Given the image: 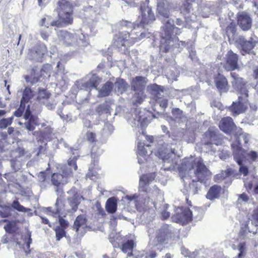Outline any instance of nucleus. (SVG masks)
<instances>
[{
  "instance_id": "obj_13",
  "label": "nucleus",
  "mask_w": 258,
  "mask_h": 258,
  "mask_svg": "<svg viewBox=\"0 0 258 258\" xmlns=\"http://www.w3.org/2000/svg\"><path fill=\"white\" fill-rule=\"evenodd\" d=\"M171 231L169 228V225L164 224L162 225L156 233L154 239L155 246L163 245L168 242L169 237H171Z\"/></svg>"
},
{
  "instance_id": "obj_18",
  "label": "nucleus",
  "mask_w": 258,
  "mask_h": 258,
  "mask_svg": "<svg viewBox=\"0 0 258 258\" xmlns=\"http://www.w3.org/2000/svg\"><path fill=\"white\" fill-rule=\"evenodd\" d=\"M59 39L67 46L72 45L76 41V37L74 34L71 33L66 30L60 31L58 35Z\"/></svg>"
},
{
  "instance_id": "obj_32",
  "label": "nucleus",
  "mask_w": 258,
  "mask_h": 258,
  "mask_svg": "<svg viewBox=\"0 0 258 258\" xmlns=\"http://www.w3.org/2000/svg\"><path fill=\"white\" fill-rule=\"evenodd\" d=\"M115 86L118 93L122 94L125 92L128 87V84L123 79H118L115 82Z\"/></svg>"
},
{
  "instance_id": "obj_41",
  "label": "nucleus",
  "mask_w": 258,
  "mask_h": 258,
  "mask_svg": "<svg viewBox=\"0 0 258 258\" xmlns=\"http://www.w3.org/2000/svg\"><path fill=\"white\" fill-rule=\"evenodd\" d=\"M13 117H10L7 118H3L0 120V128H6L7 126L11 125L13 122Z\"/></svg>"
},
{
  "instance_id": "obj_52",
  "label": "nucleus",
  "mask_w": 258,
  "mask_h": 258,
  "mask_svg": "<svg viewBox=\"0 0 258 258\" xmlns=\"http://www.w3.org/2000/svg\"><path fill=\"white\" fill-rule=\"evenodd\" d=\"M138 149L139 150V154L144 155H146V154H147V151H145L144 146L143 145V144L142 143L140 142L138 143Z\"/></svg>"
},
{
  "instance_id": "obj_21",
  "label": "nucleus",
  "mask_w": 258,
  "mask_h": 258,
  "mask_svg": "<svg viewBox=\"0 0 258 258\" xmlns=\"http://www.w3.org/2000/svg\"><path fill=\"white\" fill-rule=\"evenodd\" d=\"M196 0H182V3L180 7V13L184 16L185 21H188L187 15H189L192 10V4L195 3Z\"/></svg>"
},
{
  "instance_id": "obj_19",
  "label": "nucleus",
  "mask_w": 258,
  "mask_h": 258,
  "mask_svg": "<svg viewBox=\"0 0 258 258\" xmlns=\"http://www.w3.org/2000/svg\"><path fill=\"white\" fill-rule=\"evenodd\" d=\"M147 82L146 78L142 76H137L131 82L132 89L134 91H144Z\"/></svg>"
},
{
  "instance_id": "obj_23",
  "label": "nucleus",
  "mask_w": 258,
  "mask_h": 258,
  "mask_svg": "<svg viewBox=\"0 0 258 258\" xmlns=\"http://www.w3.org/2000/svg\"><path fill=\"white\" fill-rule=\"evenodd\" d=\"M101 81V78L96 74H93L89 80L84 84L83 86L87 90H91L93 88L97 89Z\"/></svg>"
},
{
  "instance_id": "obj_10",
  "label": "nucleus",
  "mask_w": 258,
  "mask_h": 258,
  "mask_svg": "<svg viewBox=\"0 0 258 258\" xmlns=\"http://www.w3.org/2000/svg\"><path fill=\"white\" fill-rule=\"evenodd\" d=\"M52 69V66L50 64H45L40 70V75L35 76L36 69L33 68L31 70L30 75H26L24 78L27 83H30L31 84H36L40 80L42 76L46 75L50 76Z\"/></svg>"
},
{
  "instance_id": "obj_54",
  "label": "nucleus",
  "mask_w": 258,
  "mask_h": 258,
  "mask_svg": "<svg viewBox=\"0 0 258 258\" xmlns=\"http://www.w3.org/2000/svg\"><path fill=\"white\" fill-rule=\"evenodd\" d=\"M40 35L44 40H47L49 36V32L44 30H42L40 31Z\"/></svg>"
},
{
  "instance_id": "obj_11",
  "label": "nucleus",
  "mask_w": 258,
  "mask_h": 258,
  "mask_svg": "<svg viewBox=\"0 0 258 258\" xmlns=\"http://www.w3.org/2000/svg\"><path fill=\"white\" fill-rule=\"evenodd\" d=\"M230 76L233 79L232 85L233 88L236 90L240 95L244 96L245 98L248 97V91L246 88V82L235 72H231Z\"/></svg>"
},
{
  "instance_id": "obj_12",
  "label": "nucleus",
  "mask_w": 258,
  "mask_h": 258,
  "mask_svg": "<svg viewBox=\"0 0 258 258\" xmlns=\"http://www.w3.org/2000/svg\"><path fill=\"white\" fill-rule=\"evenodd\" d=\"M213 80L215 86L220 94L229 91L230 86L227 78L223 74L218 73L214 74Z\"/></svg>"
},
{
  "instance_id": "obj_20",
  "label": "nucleus",
  "mask_w": 258,
  "mask_h": 258,
  "mask_svg": "<svg viewBox=\"0 0 258 258\" xmlns=\"http://www.w3.org/2000/svg\"><path fill=\"white\" fill-rule=\"evenodd\" d=\"M45 52L44 48L38 46L29 49L28 55L31 60H36L37 61L42 62Z\"/></svg>"
},
{
  "instance_id": "obj_3",
  "label": "nucleus",
  "mask_w": 258,
  "mask_h": 258,
  "mask_svg": "<svg viewBox=\"0 0 258 258\" xmlns=\"http://www.w3.org/2000/svg\"><path fill=\"white\" fill-rule=\"evenodd\" d=\"M74 4L71 0H59L57 2L56 11L59 18L68 24H73Z\"/></svg>"
},
{
  "instance_id": "obj_5",
  "label": "nucleus",
  "mask_w": 258,
  "mask_h": 258,
  "mask_svg": "<svg viewBox=\"0 0 258 258\" xmlns=\"http://www.w3.org/2000/svg\"><path fill=\"white\" fill-rule=\"evenodd\" d=\"M233 151V156L236 163L240 166L239 171L244 176L248 174V169L247 166L243 165V161L244 159V154L246 151L244 150L239 142L236 144H232L231 145Z\"/></svg>"
},
{
  "instance_id": "obj_30",
  "label": "nucleus",
  "mask_w": 258,
  "mask_h": 258,
  "mask_svg": "<svg viewBox=\"0 0 258 258\" xmlns=\"http://www.w3.org/2000/svg\"><path fill=\"white\" fill-rule=\"evenodd\" d=\"M33 96V91L30 87H26L23 92L22 97L20 102L25 105L26 103H27L30 101Z\"/></svg>"
},
{
  "instance_id": "obj_50",
  "label": "nucleus",
  "mask_w": 258,
  "mask_h": 258,
  "mask_svg": "<svg viewBox=\"0 0 258 258\" xmlns=\"http://www.w3.org/2000/svg\"><path fill=\"white\" fill-rule=\"evenodd\" d=\"M151 180H152L147 174L142 175L140 179V182H143L145 185L149 184Z\"/></svg>"
},
{
  "instance_id": "obj_42",
  "label": "nucleus",
  "mask_w": 258,
  "mask_h": 258,
  "mask_svg": "<svg viewBox=\"0 0 258 258\" xmlns=\"http://www.w3.org/2000/svg\"><path fill=\"white\" fill-rule=\"evenodd\" d=\"M143 94L144 91L142 92H139L138 93H136L134 95L133 97L135 98V101L134 102V105H138L141 104L143 100Z\"/></svg>"
},
{
  "instance_id": "obj_49",
  "label": "nucleus",
  "mask_w": 258,
  "mask_h": 258,
  "mask_svg": "<svg viewBox=\"0 0 258 258\" xmlns=\"http://www.w3.org/2000/svg\"><path fill=\"white\" fill-rule=\"evenodd\" d=\"M46 170L41 171L38 175V178L41 182H44L47 178Z\"/></svg>"
},
{
  "instance_id": "obj_45",
  "label": "nucleus",
  "mask_w": 258,
  "mask_h": 258,
  "mask_svg": "<svg viewBox=\"0 0 258 258\" xmlns=\"http://www.w3.org/2000/svg\"><path fill=\"white\" fill-rule=\"evenodd\" d=\"M86 138L87 140L91 143H94L97 141L96 134L90 131L86 133Z\"/></svg>"
},
{
  "instance_id": "obj_59",
  "label": "nucleus",
  "mask_w": 258,
  "mask_h": 258,
  "mask_svg": "<svg viewBox=\"0 0 258 258\" xmlns=\"http://www.w3.org/2000/svg\"><path fill=\"white\" fill-rule=\"evenodd\" d=\"M252 216L253 219L258 222V207L254 210Z\"/></svg>"
},
{
  "instance_id": "obj_24",
  "label": "nucleus",
  "mask_w": 258,
  "mask_h": 258,
  "mask_svg": "<svg viewBox=\"0 0 258 258\" xmlns=\"http://www.w3.org/2000/svg\"><path fill=\"white\" fill-rule=\"evenodd\" d=\"M117 199L115 197L108 198L105 204V209L108 213L114 214L117 209Z\"/></svg>"
},
{
  "instance_id": "obj_39",
  "label": "nucleus",
  "mask_w": 258,
  "mask_h": 258,
  "mask_svg": "<svg viewBox=\"0 0 258 258\" xmlns=\"http://www.w3.org/2000/svg\"><path fill=\"white\" fill-rule=\"evenodd\" d=\"M55 232L56 239L59 241L62 237L66 235V232L63 228H60L59 226H56L54 229Z\"/></svg>"
},
{
  "instance_id": "obj_55",
  "label": "nucleus",
  "mask_w": 258,
  "mask_h": 258,
  "mask_svg": "<svg viewBox=\"0 0 258 258\" xmlns=\"http://www.w3.org/2000/svg\"><path fill=\"white\" fill-rule=\"evenodd\" d=\"M244 186L245 187L247 191L249 192L253 188V183L251 181H246L244 183Z\"/></svg>"
},
{
  "instance_id": "obj_62",
  "label": "nucleus",
  "mask_w": 258,
  "mask_h": 258,
  "mask_svg": "<svg viewBox=\"0 0 258 258\" xmlns=\"http://www.w3.org/2000/svg\"><path fill=\"white\" fill-rule=\"evenodd\" d=\"M97 212V215L98 216H100L101 217H104L106 215V213L103 208L98 210Z\"/></svg>"
},
{
  "instance_id": "obj_31",
  "label": "nucleus",
  "mask_w": 258,
  "mask_h": 258,
  "mask_svg": "<svg viewBox=\"0 0 258 258\" xmlns=\"http://www.w3.org/2000/svg\"><path fill=\"white\" fill-rule=\"evenodd\" d=\"M236 24L233 20H231L225 28V33L229 39L233 38L236 34L237 28Z\"/></svg>"
},
{
  "instance_id": "obj_36",
  "label": "nucleus",
  "mask_w": 258,
  "mask_h": 258,
  "mask_svg": "<svg viewBox=\"0 0 258 258\" xmlns=\"http://www.w3.org/2000/svg\"><path fill=\"white\" fill-rule=\"evenodd\" d=\"M69 204L72 208V210L76 212L78 209V206L80 204V198L78 196H74L72 198L69 199Z\"/></svg>"
},
{
  "instance_id": "obj_27",
  "label": "nucleus",
  "mask_w": 258,
  "mask_h": 258,
  "mask_svg": "<svg viewBox=\"0 0 258 258\" xmlns=\"http://www.w3.org/2000/svg\"><path fill=\"white\" fill-rule=\"evenodd\" d=\"M135 246L134 241L133 239H129L122 244L120 248L123 252L127 253V256H131L133 255V250Z\"/></svg>"
},
{
  "instance_id": "obj_34",
  "label": "nucleus",
  "mask_w": 258,
  "mask_h": 258,
  "mask_svg": "<svg viewBox=\"0 0 258 258\" xmlns=\"http://www.w3.org/2000/svg\"><path fill=\"white\" fill-rule=\"evenodd\" d=\"M232 174L231 169H227L226 170L222 171L220 173L215 175L214 179L216 182H221L226 177H229Z\"/></svg>"
},
{
  "instance_id": "obj_33",
  "label": "nucleus",
  "mask_w": 258,
  "mask_h": 258,
  "mask_svg": "<svg viewBox=\"0 0 258 258\" xmlns=\"http://www.w3.org/2000/svg\"><path fill=\"white\" fill-rule=\"evenodd\" d=\"M171 41V37H167V38L163 37L160 41L159 46L160 50L164 53H167L170 49V43Z\"/></svg>"
},
{
  "instance_id": "obj_15",
  "label": "nucleus",
  "mask_w": 258,
  "mask_h": 258,
  "mask_svg": "<svg viewBox=\"0 0 258 258\" xmlns=\"http://www.w3.org/2000/svg\"><path fill=\"white\" fill-rule=\"evenodd\" d=\"M173 220L177 223L184 225L192 220V214L189 208H181V212L176 213L173 216Z\"/></svg>"
},
{
  "instance_id": "obj_9",
  "label": "nucleus",
  "mask_w": 258,
  "mask_h": 258,
  "mask_svg": "<svg viewBox=\"0 0 258 258\" xmlns=\"http://www.w3.org/2000/svg\"><path fill=\"white\" fill-rule=\"evenodd\" d=\"M248 97L245 98L244 96L240 95L236 101L233 102L228 107V110L233 116L245 112L248 108Z\"/></svg>"
},
{
  "instance_id": "obj_63",
  "label": "nucleus",
  "mask_w": 258,
  "mask_h": 258,
  "mask_svg": "<svg viewBox=\"0 0 258 258\" xmlns=\"http://www.w3.org/2000/svg\"><path fill=\"white\" fill-rule=\"evenodd\" d=\"M10 216L9 211H0V216L2 218H7Z\"/></svg>"
},
{
  "instance_id": "obj_14",
  "label": "nucleus",
  "mask_w": 258,
  "mask_h": 258,
  "mask_svg": "<svg viewBox=\"0 0 258 258\" xmlns=\"http://www.w3.org/2000/svg\"><path fill=\"white\" fill-rule=\"evenodd\" d=\"M51 182L52 184L56 187L55 190L57 195L60 196H64V192L62 187L68 183L67 177L59 173H54L51 175Z\"/></svg>"
},
{
  "instance_id": "obj_57",
  "label": "nucleus",
  "mask_w": 258,
  "mask_h": 258,
  "mask_svg": "<svg viewBox=\"0 0 258 258\" xmlns=\"http://www.w3.org/2000/svg\"><path fill=\"white\" fill-rule=\"evenodd\" d=\"M159 105L163 108H166L168 106V100L166 99H163L159 101Z\"/></svg>"
},
{
  "instance_id": "obj_61",
  "label": "nucleus",
  "mask_w": 258,
  "mask_h": 258,
  "mask_svg": "<svg viewBox=\"0 0 258 258\" xmlns=\"http://www.w3.org/2000/svg\"><path fill=\"white\" fill-rule=\"evenodd\" d=\"M239 198L243 202H247L249 200L248 196L245 193H242L239 195Z\"/></svg>"
},
{
  "instance_id": "obj_56",
  "label": "nucleus",
  "mask_w": 258,
  "mask_h": 258,
  "mask_svg": "<svg viewBox=\"0 0 258 258\" xmlns=\"http://www.w3.org/2000/svg\"><path fill=\"white\" fill-rule=\"evenodd\" d=\"M172 113L174 115L180 116L182 114V111L180 109H179L178 108H173V109L172 110Z\"/></svg>"
},
{
  "instance_id": "obj_64",
  "label": "nucleus",
  "mask_w": 258,
  "mask_h": 258,
  "mask_svg": "<svg viewBox=\"0 0 258 258\" xmlns=\"http://www.w3.org/2000/svg\"><path fill=\"white\" fill-rule=\"evenodd\" d=\"M46 151V149L44 148L42 145H40L38 147V151L37 153V155L39 156V155L44 153Z\"/></svg>"
},
{
  "instance_id": "obj_43",
  "label": "nucleus",
  "mask_w": 258,
  "mask_h": 258,
  "mask_svg": "<svg viewBox=\"0 0 258 258\" xmlns=\"http://www.w3.org/2000/svg\"><path fill=\"white\" fill-rule=\"evenodd\" d=\"M72 24H68L64 22L62 20L58 18V20H54L50 23V26H55L56 27H62L63 26L71 25Z\"/></svg>"
},
{
  "instance_id": "obj_4",
  "label": "nucleus",
  "mask_w": 258,
  "mask_h": 258,
  "mask_svg": "<svg viewBox=\"0 0 258 258\" xmlns=\"http://www.w3.org/2000/svg\"><path fill=\"white\" fill-rule=\"evenodd\" d=\"M132 33L131 34V35ZM145 33L142 32L139 36L131 37V34L127 32H119L114 38V43L118 48L130 47L145 37Z\"/></svg>"
},
{
  "instance_id": "obj_40",
  "label": "nucleus",
  "mask_w": 258,
  "mask_h": 258,
  "mask_svg": "<svg viewBox=\"0 0 258 258\" xmlns=\"http://www.w3.org/2000/svg\"><path fill=\"white\" fill-rule=\"evenodd\" d=\"M55 211L54 212L55 215L59 214L62 211L64 205L63 201L60 198H57L55 202Z\"/></svg>"
},
{
  "instance_id": "obj_46",
  "label": "nucleus",
  "mask_w": 258,
  "mask_h": 258,
  "mask_svg": "<svg viewBox=\"0 0 258 258\" xmlns=\"http://www.w3.org/2000/svg\"><path fill=\"white\" fill-rule=\"evenodd\" d=\"M26 108V105L20 102L19 107L14 112V115L17 117H20L22 116L23 115L25 109Z\"/></svg>"
},
{
  "instance_id": "obj_1",
  "label": "nucleus",
  "mask_w": 258,
  "mask_h": 258,
  "mask_svg": "<svg viewBox=\"0 0 258 258\" xmlns=\"http://www.w3.org/2000/svg\"><path fill=\"white\" fill-rule=\"evenodd\" d=\"M195 168L196 169L194 170V175L196 179L193 180V181L206 183L211 177L212 173L205 165L203 159L201 157L196 158L192 156L183 159L178 168L179 175L184 179L189 171Z\"/></svg>"
},
{
  "instance_id": "obj_47",
  "label": "nucleus",
  "mask_w": 258,
  "mask_h": 258,
  "mask_svg": "<svg viewBox=\"0 0 258 258\" xmlns=\"http://www.w3.org/2000/svg\"><path fill=\"white\" fill-rule=\"evenodd\" d=\"M247 156L251 162H254L258 158V154L255 151H251L247 154Z\"/></svg>"
},
{
  "instance_id": "obj_22",
  "label": "nucleus",
  "mask_w": 258,
  "mask_h": 258,
  "mask_svg": "<svg viewBox=\"0 0 258 258\" xmlns=\"http://www.w3.org/2000/svg\"><path fill=\"white\" fill-rule=\"evenodd\" d=\"M222 187L221 186L215 184L211 186L206 194V198L210 200H214L218 199L220 197L222 192Z\"/></svg>"
},
{
  "instance_id": "obj_28",
  "label": "nucleus",
  "mask_w": 258,
  "mask_h": 258,
  "mask_svg": "<svg viewBox=\"0 0 258 258\" xmlns=\"http://www.w3.org/2000/svg\"><path fill=\"white\" fill-rule=\"evenodd\" d=\"M113 87V84L110 81L106 82L102 88L99 90V96L101 97L109 96L111 93Z\"/></svg>"
},
{
  "instance_id": "obj_58",
  "label": "nucleus",
  "mask_w": 258,
  "mask_h": 258,
  "mask_svg": "<svg viewBox=\"0 0 258 258\" xmlns=\"http://www.w3.org/2000/svg\"><path fill=\"white\" fill-rule=\"evenodd\" d=\"M181 254L184 256H189L190 252L188 249L183 247L181 248Z\"/></svg>"
},
{
  "instance_id": "obj_38",
  "label": "nucleus",
  "mask_w": 258,
  "mask_h": 258,
  "mask_svg": "<svg viewBox=\"0 0 258 258\" xmlns=\"http://www.w3.org/2000/svg\"><path fill=\"white\" fill-rule=\"evenodd\" d=\"M12 206L14 209L19 212H27L30 211V209L26 208L23 206L21 205L17 200L13 202Z\"/></svg>"
},
{
  "instance_id": "obj_48",
  "label": "nucleus",
  "mask_w": 258,
  "mask_h": 258,
  "mask_svg": "<svg viewBox=\"0 0 258 258\" xmlns=\"http://www.w3.org/2000/svg\"><path fill=\"white\" fill-rule=\"evenodd\" d=\"M59 223L60 224L59 226L60 227V228H63L64 230H66L69 226V222L60 216H59Z\"/></svg>"
},
{
  "instance_id": "obj_2",
  "label": "nucleus",
  "mask_w": 258,
  "mask_h": 258,
  "mask_svg": "<svg viewBox=\"0 0 258 258\" xmlns=\"http://www.w3.org/2000/svg\"><path fill=\"white\" fill-rule=\"evenodd\" d=\"M1 222L7 223L4 228L7 233L11 235L10 237L7 235H5L3 237L2 241L3 243H7L9 241H12L18 245L25 244L28 249L30 248V244L32 242L31 231L27 230L24 234H21L20 228L15 220L10 221L4 219Z\"/></svg>"
},
{
  "instance_id": "obj_7",
  "label": "nucleus",
  "mask_w": 258,
  "mask_h": 258,
  "mask_svg": "<svg viewBox=\"0 0 258 258\" xmlns=\"http://www.w3.org/2000/svg\"><path fill=\"white\" fill-rule=\"evenodd\" d=\"M239 55L232 50H229L225 55L224 62L221 64L226 71H233L239 69Z\"/></svg>"
},
{
  "instance_id": "obj_60",
  "label": "nucleus",
  "mask_w": 258,
  "mask_h": 258,
  "mask_svg": "<svg viewBox=\"0 0 258 258\" xmlns=\"http://www.w3.org/2000/svg\"><path fill=\"white\" fill-rule=\"evenodd\" d=\"M40 218L41 219V223L44 224H47L49 226V227H51V223L49 222L48 219L45 217H43L41 216Z\"/></svg>"
},
{
  "instance_id": "obj_16",
  "label": "nucleus",
  "mask_w": 258,
  "mask_h": 258,
  "mask_svg": "<svg viewBox=\"0 0 258 258\" xmlns=\"http://www.w3.org/2000/svg\"><path fill=\"white\" fill-rule=\"evenodd\" d=\"M237 25L244 31L251 29L252 20L249 15L245 12H239L236 16Z\"/></svg>"
},
{
  "instance_id": "obj_37",
  "label": "nucleus",
  "mask_w": 258,
  "mask_h": 258,
  "mask_svg": "<svg viewBox=\"0 0 258 258\" xmlns=\"http://www.w3.org/2000/svg\"><path fill=\"white\" fill-rule=\"evenodd\" d=\"M157 155L163 161L169 159L170 157V154L164 148H160L157 152Z\"/></svg>"
},
{
  "instance_id": "obj_6",
  "label": "nucleus",
  "mask_w": 258,
  "mask_h": 258,
  "mask_svg": "<svg viewBox=\"0 0 258 258\" xmlns=\"http://www.w3.org/2000/svg\"><path fill=\"white\" fill-rule=\"evenodd\" d=\"M219 127L222 132L230 135L232 133L236 137L242 135V129L236 126L233 119L230 116L222 118L219 123Z\"/></svg>"
},
{
  "instance_id": "obj_35",
  "label": "nucleus",
  "mask_w": 258,
  "mask_h": 258,
  "mask_svg": "<svg viewBox=\"0 0 258 258\" xmlns=\"http://www.w3.org/2000/svg\"><path fill=\"white\" fill-rule=\"evenodd\" d=\"M51 93L46 89L40 88L38 89L37 99L39 101L48 100L51 97Z\"/></svg>"
},
{
  "instance_id": "obj_25",
  "label": "nucleus",
  "mask_w": 258,
  "mask_h": 258,
  "mask_svg": "<svg viewBox=\"0 0 258 258\" xmlns=\"http://www.w3.org/2000/svg\"><path fill=\"white\" fill-rule=\"evenodd\" d=\"M87 221V220L84 215H78L74 221L73 229L75 230L77 233H79L80 228L86 227Z\"/></svg>"
},
{
  "instance_id": "obj_26",
  "label": "nucleus",
  "mask_w": 258,
  "mask_h": 258,
  "mask_svg": "<svg viewBox=\"0 0 258 258\" xmlns=\"http://www.w3.org/2000/svg\"><path fill=\"white\" fill-rule=\"evenodd\" d=\"M164 32L167 37H171L172 34L175 32L176 34H179L181 33L180 29L175 27L174 24L168 20L164 25Z\"/></svg>"
},
{
  "instance_id": "obj_44",
  "label": "nucleus",
  "mask_w": 258,
  "mask_h": 258,
  "mask_svg": "<svg viewBox=\"0 0 258 258\" xmlns=\"http://www.w3.org/2000/svg\"><path fill=\"white\" fill-rule=\"evenodd\" d=\"M238 249L239 251L238 257L239 258H241L242 256H244L245 254V250H246V243L245 242H240L239 243L238 245Z\"/></svg>"
},
{
  "instance_id": "obj_53",
  "label": "nucleus",
  "mask_w": 258,
  "mask_h": 258,
  "mask_svg": "<svg viewBox=\"0 0 258 258\" xmlns=\"http://www.w3.org/2000/svg\"><path fill=\"white\" fill-rule=\"evenodd\" d=\"M170 217V213L166 210L163 211L161 213V219L162 220H165Z\"/></svg>"
},
{
  "instance_id": "obj_17",
  "label": "nucleus",
  "mask_w": 258,
  "mask_h": 258,
  "mask_svg": "<svg viewBox=\"0 0 258 258\" xmlns=\"http://www.w3.org/2000/svg\"><path fill=\"white\" fill-rule=\"evenodd\" d=\"M202 142L205 145L212 144L218 145L219 144V137L215 131L209 129L203 135Z\"/></svg>"
},
{
  "instance_id": "obj_29",
  "label": "nucleus",
  "mask_w": 258,
  "mask_h": 258,
  "mask_svg": "<svg viewBox=\"0 0 258 258\" xmlns=\"http://www.w3.org/2000/svg\"><path fill=\"white\" fill-rule=\"evenodd\" d=\"M24 123L26 128L29 131H33L36 126L39 124V118L37 116H32Z\"/></svg>"
},
{
  "instance_id": "obj_51",
  "label": "nucleus",
  "mask_w": 258,
  "mask_h": 258,
  "mask_svg": "<svg viewBox=\"0 0 258 258\" xmlns=\"http://www.w3.org/2000/svg\"><path fill=\"white\" fill-rule=\"evenodd\" d=\"M32 116L34 115L32 114L30 105H28L24 115V118L25 119L27 120L28 119L30 118Z\"/></svg>"
},
{
  "instance_id": "obj_8",
  "label": "nucleus",
  "mask_w": 258,
  "mask_h": 258,
  "mask_svg": "<svg viewBox=\"0 0 258 258\" xmlns=\"http://www.w3.org/2000/svg\"><path fill=\"white\" fill-rule=\"evenodd\" d=\"M257 41L252 37H250L248 40L243 37H239L236 41L237 48L239 50L242 55H245L247 54H250L252 50L256 46Z\"/></svg>"
}]
</instances>
